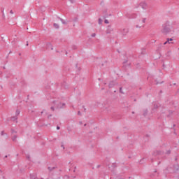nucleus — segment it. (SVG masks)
<instances>
[{
  "instance_id": "nucleus-18",
  "label": "nucleus",
  "mask_w": 179,
  "mask_h": 179,
  "mask_svg": "<svg viewBox=\"0 0 179 179\" xmlns=\"http://www.w3.org/2000/svg\"><path fill=\"white\" fill-rule=\"evenodd\" d=\"M1 136H3V135H5V133H4L3 131H2L1 132Z\"/></svg>"
},
{
  "instance_id": "nucleus-13",
  "label": "nucleus",
  "mask_w": 179,
  "mask_h": 179,
  "mask_svg": "<svg viewBox=\"0 0 179 179\" xmlns=\"http://www.w3.org/2000/svg\"><path fill=\"white\" fill-rule=\"evenodd\" d=\"M12 121H17V116H13L11 117Z\"/></svg>"
},
{
  "instance_id": "nucleus-33",
  "label": "nucleus",
  "mask_w": 179,
  "mask_h": 179,
  "mask_svg": "<svg viewBox=\"0 0 179 179\" xmlns=\"http://www.w3.org/2000/svg\"><path fill=\"white\" fill-rule=\"evenodd\" d=\"M43 113H44V111H42V112H41V114H43Z\"/></svg>"
},
{
  "instance_id": "nucleus-15",
  "label": "nucleus",
  "mask_w": 179,
  "mask_h": 179,
  "mask_svg": "<svg viewBox=\"0 0 179 179\" xmlns=\"http://www.w3.org/2000/svg\"><path fill=\"white\" fill-rule=\"evenodd\" d=\"M19 114H20V110H19V109H17L15 112V115H19Z\"/></svg>"
},
{
  "instance_id": "nucleus-21",
  "label": "nucleus",
  "mask_w": 179,
  "mask_h": 179,
  "mask_svg": "<svg viewBox=\"0 0 179 179\" xmlns=\"http://www.w3.org/2000/svg\"><path fill=\"white\" fill-rule=\"evenodd\" d=\"M50 108H51L52 111H54V110H55L54 106H52Z\"/></svg>"
},
{
  "instance_id": "nucleus-4",
  "label": "nucleus",
  "mask_w": 179,
  "mask_h": 179,
  "mask_svg": "<svg viewBox=\"0 0 179 179\" xmlns=\"http://www.w3.org/2000/svg\"><path fill=\"white\" fill-rule=\"evenodd\" d=\"M127 33H129V29L128 28H124L123 29L121 30V34L122 36H127Z\"/></svg>"
},
{
  "instance_id": "nucleus-19",
  "label": "nucleus",
  "mask_w": 179,
  "mask_h": 179,
  "mask_svg": "<svg viewBox=\"0 0 179 179\" xmlns=\"http://www.w3.org/2000/svg\"><path fill=\"white\" fill-rule=\"evenodd\" d=\"M105 23L106 24H108V20H105Z\"/></svg>"
},
{
  "instance_id": "nucleus-14",
  "label": "nucleus",
  "mask_w": 179,
  "mask_h": 179,
  "mask_svg": "<svg viewBox=\"0 0 179 179\" xmlns=\"http://www.w3.org/2000/svg\"><path fill=\"white\" fill-rule=\"evenodd\" d=\"M53 26L55 27V29H59V25H58V24L55 23L53 24Z\"/></svg>"
},
{
  "instance_id": "nucleus-38",
  "label": "nucleus",
  "mask_w": 179,
  "mask_h": 179,
  "mask_svg": "<svg viewBox=\"0 0 179 179\" xmlns=\"http://www.w3.org/2000/svg\"><path fill=\"white\" fill-rule=\"evenodd\" d=\"M27 45H29V43H27Z\"/></svg>"
},
{
  "instance_id": "nucleus-5",
  "label": "nucleus",
  "mask_w": 179,
  "mask_h": 179,
  "mask_svg": "<svg viewBox=\"0 0 179 179\" xmlns=\"http://www.w3.org/2000/svg\"><path fill=\"white\" fill-rule=\"evenodd\" d=\"M140 23H142V25H136V27H143L145 26V23H146V18H143L142 20L139 21Z\"/></svg>"
},
{
  "instance_id": "nucleus-7",
  "label": "nucleus",
  "mask_w": 179,
  "mask_h": 179,
  "mask_svg": "<svg viewBox=\"0 0 179 179\" xmlns=\"http://www.w3.org/2000/svg\"><path fill=\"white\" fill-rule=\"evenodd\" d=\"M111 31H113V29L111 28L110 26H108V29H107V31H106V33H107L108 34H110V33H111Z\"/></svg>"
},
{
  "instance_id": "nucleus-35",
  "label": "nucleus",
  "mask_w": 179,
  "mask_h": 179,
  "mask_svg": "<svg viewBox=\"0 0 179 179\" xmlns=\"http://www.w3.org/2000/svg\"><path fill=\"white\" fill-rule=\"evenodd\" d=\"M5 157H8V155H6Z\"/></svg>"
},
{
  "instance_id": "nucleus-20",
  "label": "nucleus",
  "mask_w": 179,
  "mask_h": 179,
  "mask_svg": "<svg viewBox=\"0 0 179 179\" xmlns=\"http://www.w3.org/2000/svg\"><path fill=\"white\" fill-rule=\"evenodd\" d=\"M91 36H92V37H96V34H92V35H91Z\"/></svg>"
},
{
  "instance_id": "nucleus-24",
  "label": "nucleus",
  "mask_w": 179,
  "mask_h": 179,
  "mask_svg": "<svg viewBox=\"0 0 179 179\" xmlns=\"http://www.w3.org/2000/svg\"><path fill=\"white\" fill-rule=\"evenodd\" d=\"M78 115H82V113H80V111L78 112Z\"/></svg>"
},
{
  "instance_id": "nucleus-31",
  "label": "nucleus",
  "mask_w": 179,
  "mask_h": 179,
  "mask_svg": "<svg viewBox=\"0 0 179 179\" xmlns=\"http://www.w3.org/2000/svg\"><path fill=\"white\" fill-rule=\"evenodd\" d=\"M2 13H3V15H5V14L3 13V10Z\"/></svg>"
},
{
  "instance_id": "nucleus-12",
  "label": "nucleus",
  "mask_w": 179,
  "mask_h": 179,
  "mask_svg": "<svg viewBox=\"0 0 179 179\" xmlns=\"http://www.w3.org/2000/svg\"><path fill=\"white\" fill-rule=\"evenodd\" d=\"M16 139H17V136L15 135L12 137V141L13 142H16Z\"/></svg>"
},
{
  "instance_id": "nucleus-1",
  "label": "nucleus",
  "mask_w": 179,
  "mask_h": 179,
  "mask_svg": "<svg viewBox=\"0 0 179 179\" xmlns=\"http://www.w3.org/2000/svg\"><path fill=\"white\" fill-rule=\"evenodd\" d=\"M171 22L170 21H166L164 24H162V33L163 34H169L171 33Z\"/></svg>"
},
{
  "instance_id": "nucleus-28",
  "label": "nucleus",
  "mask_w": 179,
  "mask_h": 179,
  "mask_svg": "<svg viewBox=\"0 0 179 179\" xmlns=\"http://www.w3.org/2000/svg\"><path fill=\"white\" fill-rule=\"evenodd\" d=\"M57 129H59V126L57 127Z\"/></svg>"
},
{
  "instance_id": "nucleus-8",
  "label": "nucleus",
  "mask_w": 179,
  "mask_h": 179,
  "mask_svg": "<svg viewBox=\"0 0 179 179\" xmlns=\"http://www.w3.org/2000/svg\"><path fill=\"white\" fill-rule=\"evenodd\" d=\"M109 88L111 89V87H113V86H115V82L114 81H111L110 83H109Z\"/></svg>"
},
{
  "instance_id": "nucleus-10",
  "label": "nucleus",
  "mask_w": 179,
  "mask_h": 179,
  "mask_svg": "<svg viewBox=\"0 0 179 179\" xmlns=\"http://www.w3.org/2000/svg\"><path fill=\"white\" fill-rule=\"evenodd\" d=\"M173 43L170 41L169 38H167V41L164 43V45H166V44H172Z\"/></svg>"
},
{
  "instance_id": "nucleus-32",
  "label": "nucleus",
  "mask_w": 179,
  "mask_h": 179,
  "mask_svg": "<svg viewBox=\"0 0 179 179\" xmlns=\"http://www.w3.org/2000/svg\"><path fill=\"white\" fill-rule=\"evenodd\" d=\"M168 153H169V154H170V153H171V152H170V151H168Z\"/></svg>"
},
{
  "instance_id": "nucleus-17",
  "label": "nucleus",
  "mask_w": 179,
  "mask_h": 179,
  "mask_svg": "<svg viewBox=\"0 0 179 179\" xmlns=\"http://www.w3.org/2000/svg\"><path fill=\"white\" fill-rule=\"evenodd\" d=\"M120 92L122 93V94H124V92H122V87L120 88Z\"/></svg>"
},
{
  "instance_id": "nucleus-2",
  "label": "nucleus",
  "mask_w": 179,
  "mask_h": 179,
  "mask_svg": "<svg viewBox=\"0 0 179 179\" xmlns=\"http://www.w3.org/2000/svg\"><path fill=\"white\" fill-rule=\"evenodd\" d=\"M52 103L55 108H64L65 107V103H62L58 101H53Z\"/></svg>"
},
{
  "instance_id": "nucleus-27",
  "label": "nucleus",
  "mask_w": 179,
  "mask_h": 179,
  "mask_svg": "<svg viewBox=\"0 0 179 179\" xmlns=\"http://www.w3.org/2000/svg\"><path fill=\"white\" fill-rule=\"evenodd\" d=\"M169 41H173V38H169Z\"/></svg>"
},
{
  "instance_id": "nucleus-6",
  "label": "nucleus",
  "mask_w": 179,
  "mask_h": 179,
  "mask_svg": "<svg viewBox=\"0 0 179 179\" xmlns=\"http://www.w3.org/2000/svg\"><path fill=\"white\" fill-rule=\"evenodd\" d=\"M177 26H178V23H177V22L173 21V22H171V27L172 29H176V27H177Z\"/></svg>"
},
{
  "instance_id": "nucleus-9",
  "label": "nucleus",
  "mask_w": 179,
  "mask_h": 179,
  "mask_svg": "<svg viewBox=\"0 0 179 179\" xmlns=\"http://www.w3.org/2000/svg\"><path fill=\"white\" fill-rule=\"evenodd\" d=\"M47 47H48V48H50V50H54V48H52V45L51 44V43H47Z\"/></svg>"
},
{
  "instance_id": "nucleus-30",
  "label": "nucleus",
  "mask_w": 179,
  "mask_h": 179,
  "mask_svg": "<svg viewBox=\"0 0 179 179\" xmlns=\"http://www.w3.org/2000/svg\"><path fill=\"white\" fill-rule=\"evenodd\" d=\"M0 75H2V71H0Z\"/></svg>"
},
{
  "instance_id": "nucleus-37",
  "label": "nucleus",
  "mask_w": 179,
  "mask_h": 179,
  "mask_svg": "<svg viewBox=\"0 0 179 179\" xmlns=\"http://www.w3.org/2000/svg\"><path fill=\"white\" fill-rule=\"evenodd\" d=\"M144 115L145 116V115H146V113H144Z\"/></svg>"
},
{
  "instance_id": "nucleus-11",
  "label": "nucleus",
  "mask_w": 179,
  "mask_h": 179,
  "mask_svg": "<svg viewBox=\"0 0 179 179\" xmlns=\"http://www.w3.org/2000/svg\"><path fill=\"white\" fill-rule=\"evenodd\" d=\"M60 22H62V23L63 24H66V22L65 20H64V19L61 18V17H59Z\"/></svg>"
},
{
  "instance_id": "nucleus-23",
  "label": "nucleus",
  "mask_w": 179,
  "mask_h": 179,
  "mask_svg": "<svg viewBox=\"0 0 179 179\" xmlns=\"http://www.w3.org/2000/svg\"><path fill=\"white\" fill-rule=\"evenodd\" d=\"M10 13L11 15H13V10H11L10 11Z\"/></svg>"
},
{
  "instance_id": "nucleus-36",
  "label": "nucleus",
  "mask_w": 179,
  "mask_h": 179,
  "mask_svg": "<svg viewBox=\"0 0 179 179\" xmlns=\"http://www.w3.org/2000/svg\"><path fill=\"white\" fill-rule=\"evenodd\" d=\"M97 167H100V165H98Z\"/></svg>"
},
{
  "instance_id": "nucleus-29",
  "label": "nucleus",
  "mask_w": 179,
  "mask_h": 179,
  "mask_svg": "<svg viewBox=\"0 0 179 179\" xmlns=\"http://www.w3.org/2000/svg\"><path fill=\"white\" fill-rule=\"evenodd\" d=\"M79 124H80V125H82V122H80Z\"/></svg>"
},
{
  "instance_id": "nucleus-16",
  "label": "nucleus",
  "mask_w": 179,
  "mask_h": 179,
  "mask_svg": "<svg viewBox=\"0 0 179 179\" xmlns=\"http://www.w3.org/2000/svg\"><path fill=\"white\" fill-rule=\"evenodd\" d=\"M98 22H99V24H101V23H103V20H101V18H99Z\"/></svg>"
},
{
  "instance_id": "nucleus-3",
  "label": "nucleus",
  "mask_w": 179,
  "mask_h": 179,
  "mask_svg": "<svg viewBox=\"0 0 179 179\" xmlns=\"http://www.w3.org/2000/svg\"><path fill=\"white\" fill-rule=\"evenodd\" d=\"M139 6L142 8L144 10H146L148 9V3L146 2H141L139 3Z\"/></svg>"
},
{
  "instance_id": "nucleus-22",
  "label": "nucleus",
  "mask_w": 179,
  "mask_h": 179,
  "mask_svg": "<svg viewBox=\"0 0 179 179\" xmlns=\"http://www.w3.org/2000/svg\"><path fill=\"white\" fill-rule=\"evenodd\" d=\"M70 2H71V3H73V2H75V0H70Z\"/></svg>"
},
{
  "instance_id": "nucleus-25",
  "label": "nucleus",
  "mask_w": 179,
  "mask_h": 179,
  "mask_svg": "<svg viewBox=\"0 0 179 179\" xmlns=\"http://www.w3.org/2000/svg\"><path fill=\"white\" fill-rule=\"evenodd\" d=\"M11 132H12V134H15V132H16V131H15V130L12 129Z\"/></svg>"
},
{
  "instance_id": "nucleus-34",
  "label": "nucleus",
  "mask_w": 179,
  "mask_h": 179,
  "mask_svg": "<svg viewBox=\"0 0 179 179\" xmlns=\"http://www.w3.org/2000/svg\"><path fill=\"white\" fill-rule=\"evenodd\" d=\"M84 127H86V124H84Z\"/></svg>"
},
{
  "instance_id": "nucleus-26",
  "label": "nucleus",
  "mask_w": 179,
  "mask_h": 179,
  "mask_svg": "<svg viewBox=\"0 0 179 179\" xmlns=\"http://www.w3.org/2000/svg\"><path fill=\"white\" fill-rule=\"evenodd\" d=\"M154 107H155V108H157V105L154 104Z\"/></svg>"
}]
</instances>
